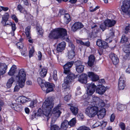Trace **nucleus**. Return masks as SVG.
Here are the masks:
<instances>
[{
    "mask_svg": "<svg viewBox=\"0 0 130 130\" xmlns=\"http://www.w3.org/2000/svg\"><path fill=\"white\" fill-rule=\"evenodd\" d=\"M53 105L54 103L52 99L49 98L46 99L42 105V112L41 111V109H39L37 113H34L31 115V119L36 118L37 116H41L43 112V115L47 117V120H48L51 116L50 112Z\"/></svg>",
    "mask_w": 130,
    "mask_h": 130,
    "instance_id": "obj_1",
    "label": "nucleus"
},
{
    "mask_svg": "<svg viewBox=\"0 0 130 130\" xmlns=\"http://www.w3.org/2000/svg\"><path fill=\"white\" fill-rule=\"evenodd\" d=\"M66 30L62 28H58L53 29L49 34L48 37L51 39H57L67 37Z\"/></svg>",
    "mask_w": 130,
    "mask_h": 130,
    "instance_id": "obj_2",
    "label": "nucleus"
},
{
    "mask_svg": "<svg viewBox=\"0 0 130 130\" xmlns=\"http://www.w3.org/2000/svg\"><path fill=\"white\" fill-rule=\"evenodd\" d=\"M76 77L74 74H69V75L64 78V82L62 84L63 88L66 90H70V84L73 81L74 79Z\"/></svg>",
    "mask_w": 130,
    "mask_h": 130,
    "instance_id": "obj_3",
    "label": "nucleus"
},
{
    "mask_svg": "<svg viewBox=\"0 0 130 130\" xmlns=\"http://www.w3.org/2000/svg\"><path fill=\"white\" fill-rule=\"evenodd\" d=\"M101 108L95 106V105H91L86 109V114L89 117H93L97 113L99 108Z\"/></svg>",
    "mask_w": 130,
    "mask_h": 130,
    "instance_id": "obj_4",
    "label": "nucleus"
},
{
    "mask_svg": "<svg viewBox=\"0 0 130 130\" xmlns=\"http://www.w3.org/2000/svg\"><path fill=\"white\" fill-rule=\"evenodd\" d=\"M26 77V74H17L15 75V79L21 88H22L25 85Z\"/></svg>",
    "mask_w": 130,
    "mask_h": 130,
    "instance_id": "obj_5",
    "label": "nucleus"
},
{
    "mask_svg": "<svg viewBox=\"0 0 130 130\" xmlns=\"http://www.w3.org/2000/svg\"><path fill=\"white\" fill-rule=\"evenodd\" d=\"M130 0H124L122 2V5L121 6V9L124 13L128 12V14L130 17Z\"/></svg>",
    "mask_w": 130,
    "mask_h": 130,
    "instance_id": "obj_6",
    "label": "nucleus"
},
{
    "mask_svg": "<svg viewBox=\"0 0 130 130\" xmlns=\"http://www.w3.org/2000/svg\"><path fill=\"white\" fill-rule=\"evenodd\" d=\"M92 100L93 102L92 105H95V106H97L100 107H104L105 105V103L103 101L100 99L98 97L93 96Z\"/></svg>",
    "mask_w": 130,
    "mask_h": 130,
    "instance_id": "obj_7",
    "label": "nucleus"
},
{
    "mask_svg": "<svg viewBox=\"0 0 130 130\" xmlns=\"http://www.w3.org/2000/svg\"><path fill=\"white\" fill-rule=\"evenodd\" d=\"M86 86L87 94L89 95H92L95 91L96 86L94 84H87Z\"/></svg>",
    "mask_w": 130,
    "mask_h": 130,
    "instance_id": "obj_8",
    "label": "nucleus"
},
{
    "mask_svg": "<svg viewBox=\"0 0 130 130\" xmlns=\"http://www.w3.org/2000/svg\"><path fill=\"white\" fill-rule=\"evenodd\" d=\"M125 78L123 74H122L120 78L118 84V87L119 90H123L125 86Z\"/></svg>",
    "mask_w": 130,
    "mask_h": 130,
    "instance_id": "obj_9",
    "label": "nucleus"
},
{
    "mask_svg": "<svg viewBox=\"0 0 130 130\" xmlns=\"http://www.w3.org/2000/svg\"><path fill=\"white\" fill-rule=\"evenodd\" d=\"M84 26L82 23L79 22H75L72 26L71 28V31L73 32H75L77 30L80 29Z\"/></svg>",
    "mask_w": 130,
    "mask_h": 130,
    "instance_id": "obj_10",
    "label": "nucleus"
},
{
    "mask_svg": "<svg viewBox=\"0 0 130 130\" xmlns=\"http://www.w3.org/2000/svg\"><path fill=\"white\" fill-rule=\"evenodd\" d=\"M74 63L73 61L68 62L64 66V73H71L70 69Z\"/></svg>",
    "mask_w": 130,
    "mask_h": 130,
    "instance_id": "obj_11",
    "label": "nucleus"
},
{
    "mask_svg": "<svg viewBox=\"0 0 130 130\" xmlns=\"http://www.w3.org/2000/svg\"><path fill=\"white\" fill-rule=\"evenodd\" d=\"M74 74L75 76H76V78L78 77L79 81L83 83H87V75L86 74H81L80 75L78 74Z\"/></svg>",
    "mask_w": 130,
    "mask_h": 130,
    "instance_id": "obj_12",
    "label": "nucleus"
},
{
    "mask_svg": "<svg viewBox=\"0 0 130 130\" xmlns=\"http://www.w3.org/2000/svg\"><path fill=\"white\" fill-rule=\"evenodd\" d=\"M60 106L58 105L55 107L53 110L52 113L54 114V116L57 118L59 117L61 113L60 110Z\"/></svg>",
    "mask_w": 130,
    "mask_h": 130,
    "instance_id": "obj_13",
    "label": "nucleus"
},
{
    "mask_svg": "<svg viewBox=\"0 0 130 130\" xmlns=\"http://www.w3.org/2000/svg\"><path fill=\"white\" fill-rule=\"evenodd\" d=\"M54 86V85L53 84L50 83L48 82L46 83L44 86L45 87L46 89L43 91H46V93H49L53 91Z\"/></svg>",
    "mask_w": 130,
    "mask_h": 130,
    "instance_id": "obj_14",
    "label": "nucleus"
},
{
    "mask_svg": "<svg viewBox=\"0 0 130 130\" xmlns=\"http://www.w3.org/2000/svg\"><path fill=\"white\" fill-rule=\"evenodd\" d=\"M66 43L64 41H62L59 43L57 45L56 48L57 51L58 52H61L65 49Z\"/></svg>",
    "mask_w": 130,
    "mask_h": 130,
    "instance_id": "obj_15",
    "label": "nucleus"
},
{
    "mask_svg": "<svg viewBox=\"0 0 130 130\" xmlns=\"http://www.w3.org/2000/svg\"><path fill=\"white\" fill-rule=\"evenodd\" d=\"M106 89V88L104 86L102 85H100L96 88V91L97 93L100 94L102 95L104 93Z\"/></svg>",
    "mask_w": 130,
    "mask_h": 130,
    "instance_id": "obj_16",
    "label": "nucleus"
},
{
    "mask_svg": "<svg viewBox=\"0 0 130 130\" xmlns=\"http://www.w3.org/2000/svg\"><path fill=\"white\" fill-rule=\"evenodd\" d=\"M109 56L113 64L115 65L117 64L119 62V59L117 56L114 53H111L109 54Z\"/></svg>",
    "mask_w": 130,
    "mask_h": 130,
    "instance_id": "obj_17",
    "label": "nucleus"
},
{
    "mask_svg": "<svg viewBox=\"0 0 130 130\" xmlns=\"http://www.w3.org/2000/svg\"><path fill=\"white\" fill-rule=\"evenodd\" d=\"M95 60L94 56L93 55H91L89 57L88 64L90 67L93 66L94 64Z\"/></svg>",
    "mask_w": 130,
    "mask_h": 130,
    "instance_id": "obj_18",
    "label": "nucleus"
},
{
    "mask_svg": "<svg viewBox=\"0 0 130 130\" xmlns=\"http://www.w3.org/2000/svg\"><path fill=\"white\" fill-rule=\"evenodd\" d=\"M7 68L8 66L6 64L0 62V73H6Z\"/></svg>",
    "mask_w": 130,
    "mask_h": 130,
    "instance_id": "obj_19",
    "label": "nucleus"
},
{
    "mask_svg": "<svg viewBox=\"0 0 130 130\" xmlns=\"http://www.w3.org/2000/svg\"><path fill=\"white\" fill-rule=\"evenodd\" d=\"M106 111L104 108L101 109L99 111H98L96 115H97L99 118L101 119H102L106 114Z\"/></svg>",
    "mask_w": 130,
    "mask_h": 130,
    "instance_id": "obj_20",
    "label": "nucleus"
},
{
    "mask_svg": "<svg viewBox=\"0 0 130 130\" xmlns=\"http://www.w3.org/2000/svg\"><path fill=\"white\" fill-rule=\"evenodd\" d=\"M88 77L93 82H96L99 79V76L96 74H88Z\"/></svg>",
    "mask_w": 130,
    "mask_h": 130,
    "instance_id": "obj_21",
    "label": "nucleus"
},
{
    "mask_svg": "<svg viewBox=\"0 0 130 130\" xmlns=\"http://www.w3.org/2000/svg\"><path fill=\"white\" fill-rule=\"evenodd\" d=\"M37 81L43 90H44L46 89L45 87H44L45 86V83L44 82V81L40 77L38 78Z\"/></svg>",
    "mask_w": 130,
    "mask_h": 130,
    "instance_id": "obj_22",
    "label": "nucleus"
},
{
    "mask_svg": "<svg viewBox=\"0 0 130 130\" xmlns=\"http://www.w3.org/2000/svg\"><path fill=\"white\" fill-rule=\"evenodd\" d=\"M18 102L21 103H25L26 101H30V99L24 96L19 97L18 99Z\"/></svg>",
    "mask_w": 130,
    "mask_h": 130,
    "instance_id": "obj_23",
    "label": "nucleus"
},
{
    "mask_svg": "<svg viewBox=\"0 0 130 130\" xmlns=\"http://www.w3.org/2000/svg\"><path fill=\"white\" fill-rule=\"evenodd\" d=\"M105 23L108 27H111L113 26L116 23V22L114 20H111L108 19L105 21Z\"/></svg>",
    "mask_w": 130,
    "mask_h": 130,
    "instance_id": "obj_24",
    "label": "nucleus"
},
{
    "mask_svg": "<svg viewBox=\"0 0 130 130\" xmlns=\"http://www.w3.org/2000/svg\"><path fill=\"white\" fill-rule=\"evenodd\" d=\"M70 109L71 111L74 115H76L78 113V108L76 107L71 106V105H70Z\"/></svg>",
    "mask_w": 130,
    "mask_h": 130,
    "instance_id": "obj_25",
    "label": "nucleus"
},
{
    "mask_svg": "<svg viewBox=\"0 0 130 130\" xmlns=\"http://www.w3.org/2000/svg\"><path fill=\"white\" fill-rule=\"evenodd\" d=\"M10 106L12 109L17 111H19L20 108L19 107V105L17 103H12Z\"/></svg>",
    "mask_w": 130,
    "mask_h": 130,
    "instance_id": "obj_26",
    "label": "nucleus"
},
{
    "mask_svg": "<svg viewBox=\"0 0 130 130\" xmlns=\"http://www.w3.org/2000/svg\"><path fill=\"white\" fill-rule=\"evenodd\" d=\"M31 27L30 26H28L25 29V33L26 36L27 37L28 39L31 38L30 29Z\"/></svg>",
    "mask_w": 130,
    "mask_h": 130,
    "instance_id": "obj_27",
    "label": "nucleus"
},
{
    "mask_svg": "<svg viewBox=\"0 0 130 130\" xmlns=\"http://www.w3.org/2000/svg\"><path fill=\"white\" fill-rule=\"evenodd\" d=\"M64 23L66 24H68L71 21L70 15L68 13L65 14L64 19Z\"/></svg>",
    "mask_w": 130,
    "mask_h": 130,
    "instance_id": "obj_28",
    "label": "nucleus"
},
{
    "mask_svg": "<svg viewBox=\"0 0 130 130\" xmlns=\"http://www.w3.org/2000/svg\"><path fill=\"white\" fill-rule=\"evenodd\" d=\"M68 122L67 120H66L61 123V127L62 129L66 130L68 127Z\"/></svg>",
    "mask_w": 130,
    "mask_h": 130,
    "instance_id": "obj_29",
    "label": "nucleus"
},
{
    "mask_svg": "<svg viewBox=\"0 0 130 130\" xmlns=\"http://www.w3.org/2000/svg\"><path fill=\"white\" fill-rule=\"evenodd\" d=\"M10 26H11L12 30L11 31V35L12 36H14V31L17 28L14 22H12Z\"/></svg>",
    "mask_w": 130,
    "mask_h": 130,
    "instance_id": "obj_30",
    "label": "nucleus"
},
{
    "mask_svg": "<svg viewBox=\"0 0 130 130\" xmlns=\"http://www.w3.org/2000/svg\"><path fill=\"white\" fill-rule=\"evenodd\" d=\"M91 28L95 33H98L100 31V29L98 28V26L95 24L91 26Z\"/></svg>",
    "mask_w": 130,
    "mask_h": 130,
    "instance_id": "obj_31",
    "label": "nucleus"
},
{
    "mask_svg": "<svg viewBox=\"0 0 130 130\" xmlns=\"http://www.w3.org/2000/svg\"><path fill=\"white\" fill-rule=\"evenodd\" d=\"M84 66H81L80 67H76V69L78 73H81L83 72L84 70Z\"/></svg>",
    "mask_w": 130,
    "mask_h": 130,
    "instance_id": "obj_32",
    "label": "nucleus"
},
{
    "mask_svg": "<svg viewBox=\"0 0 130 130\" xmlns=\"http://www.w3.org/2000/svg\"><path fill=\"white\" fill-rule=\"evenodd\" d=\"M9 18V14L8 13H5L2 17L1 22L8 20Z\"/></svg>",
    "mask_w": 130,
    "mask_h": 130,
    "instance_id": "obj_33",
    "label": "nucleus"
},
{
    "mask_svg": "<svg viewBox=\"0 0 130 130\" xmlns=\"http://www.w3.org/2000/svg\"><path fill=\"white\" fill-rule=\"evenodd\" d=\"M76 120L75 118L72 119L69 122V125L71 126H73L76 123Z\"/></svg>",
    "mask_w": 130,
    "mask_h": 130,
    "instance_id": "obj_34",
    "label": "nucleus"
},
{
    "mask_svg": "<svg viewBox=\"0 0 130 130\" xmlns=\"http://www.w3.org/2000/svg\"><path fill=\"white\" fill-rule=\"evenodd\" d=\"M75 53L74 51H70L68 55V58L71 59H73L75 56Z\"/></svg>",
    "mask_w": 130,
    "mask_h": 130,
    "instance_id": "obj_35",
    "label": "nucleus"
},
{
    "mask_svg": "<svg viewBox=\"0 0 130 130\" xmlns=\"http://www.w3.org/2000/svg\"><path fill=\"white\" fill-rule=\"evenodd\" d=\"M16 69L17 67L16 66L13 65L11 68L9 72L8 73H15Z\"/></svg>",
    "mask_w": 130,
    "mask_h": 130,
    "instance_id": "obj_36",
    "label": "nucleus"
},
{
    "mask_svg": "<svg viewBox=\"0 0 130 130\" xmlns=\"http://www.w3.org/2000/svg\"><path fill=\"white\" fill-rule=\"evenodd\" d=\"M36 29L38 32V35H40L41 36H42L43 32V30H42L41 28L38 26L36 27Z\"/></svg>",
    "mask_w": 130,
    "mask_h": 130,
    "instance_id": "obj_37",
    "label": "nucleus"
},
{
    "mask_svg": "<svg viewBox=\"0 0 130 130\" xmlns=\"http://www.w3.org/2000/svg\"><path fill=\"white\" fill-rule=\"evenodd\" d=\"M128 40V38L124 35H123L122 37L120 42L122 43H124L127 42Z\"/></svg>",
    "mask_w": 130,
    "mask_h": 130,
    "instance_id": "obj_38",
    "label": "nucleus"
},
{
    "mask_svg": "<svg viewBox=\"0 0 130 130\" xmlns=\"http://www.w3.org/2000/svg\"><path fill=\"white\" fill-rule=\"evenodd\" d=\"M124 52L126 53V54L124 57V58L126 59H130V51L128 50V53H126L125 52V49Z\"/></svg>",
    "mask_w": 130,
    "mask_h": 130,
    "instance_id": "obj_39",
    "label": "nucleus"
},
{
    "mask_svg": "<svg viewBox=\"0 0 130 130\" xmlns=\"http://www.w3.org/2000/svg\"><path fill=\"white\" fill-rule=\"evenodd\" d=\"M125 107H126L125 105L122 104H119L118 105L117 108L118 110L120 111H122L124 109Z\"/></svg>",
    "mask_w": 130,
    "mask_h": 130,
    "instance_id": "obj_40",
    "label": "nucleus"
},
{
    "mask_svg": "<svg viewBox=\"0 0 130 130\" xmlns=\"http://www.w3.org/2000/svg\"><path fill=\"white\" fill-rule=\"evenodd\" d=\"M59 127L56 125H51V130H59Z\"/></svg>",
    "mask_w": 130,
    "mask_h": 130,
    "instance_id": "obj_41",
    "label": "nucleus"
},
{
    "mask_svg": "<svg viewBox=\"0 0 130 130\" xmlns=\"http://www.w3.org/2000/svg\"><path fill=\"white\" fill-rule=\"evenodd\" d=\"M2 22V23L4 25V26H6L7 25L10 26L12 22H11L8 20L6 21Z\"/></svg>",
    "mask_w": 130,
    "mask_h": 130,
    "instance_id": "obj_42",
    "label": "nucleus"
},
{
    "mask_svg": "<svg viewBox=\"0 0 130 130\" xmlns=\"http://www.w3.org/2000/svg\"><path fill=\"white\" fill-rule=\"evenodd\" d=\"M75 65L76 68V67H78L83 66V62L80 60H78L76 61L75 62Z\"/></svg>",
    "mask_w": 130,
    "mask_h": 130,
    "instance_id": "obj_43",
    "label": "nucleus"
},
{
    "mask_svg": "<svg viewBox=\"0 0 130 130\" xmlns=\"http://www.w3.org/2000/svg\"><path fill=\"white\" fill-rule=\"evenodd\" d=\"M107 26L106 24L105 23V21L100 26V28L103 31H104L106 29Z\"/></svg>",
    "mask_w": 130,
    "mask_h": 130,
    "instance_id": "obj_44",
    "label": "nucleus"
},
{
    "mask_svg": "<svg viewBox=\"0 0 130 130\" xmlns=\"http://www.w3.org/2000/svg\"><path fill=\"white\" fill-rule=\"evenodd\" d=\"M101 47L104 48H106L108 47V43L104 41H103V43L102 44Z\"/></svg>",
    "mask_w": 130,
    "mask_h": 130,
    "instance_id": "obj_45",
    "label": "nucleus"
},
{
    "mask_svg": "<svg viewBox=\"0 0 130 130\" xmlns=\"http://www.w3.org/2000/svg\"><path fill=\"white\" fill-rule=\"evenodd\" d=\"M34 52V48L32 47L30 49L29 52V58H30L33 56Z\"/></svg>",
    "mask_w": 130,
    "mask_h": 130,
    "instance_id": "obj_46",
    "label": "nucleus"
},
{
    "mask_svg": "<svg viewBox=\"0 0 130 130\" xmlns=\"http://www.w3.org/2000/svg\"><path fill=\"white\" fill-rule=\"evenodd\" d=\"M71 95L70 93H69L67 95H66L64 98V100L67 102H68L71 98Z\"/></svg>",
    "mask_w": 130,
    "mask_h": 130,
    "instance_id": "obj_47",
    "label": "nucleus"
},
{
    "mask_svg": "<svg viewBox=\"0 0 130 130\" xmlns=\"http://www.w3.org/2000/svg\"><path fill=\"white\" fill-rule=\"evenodd\" d=\"M119 126L122 130H125V124L123 123L120 122L119 124Z\"/></svg>",
    "mask_w": 130,
    "mask_h": 130,
    "instance_id": "obj_48",
    "label": "nucleus"
},
{
    "mask_svg": "<svg viewBox=\"0 0 130 130\" xmlns=\"http://www.w3.org/2000/svg\"><path fill=\"white\" fill-rule=\"evenodd\" d=\"M103 41L101 39H98L96 42V45L99 46L101 47L103 43Z\"/></svg>",
    "mask_w": 130,
    "mask_h": 130,
    "instance_id": "obj_49",
    "label": "nucleus"
},
{
    "mask_svg": "<svg viewBox=\"0 0 130 130\" xmlns=\"http://www.w3.org/2000/svg\"><path fill=\"white\" fill-rule=\"evenodd\" d=\"M78 130H90L88 127L85 126H82L80 127Z\"/></svg>",
    "mask_w": 130,
    "mask_h": 130,
    "instance_id": "obj_50",
    "label": "nucleus"
},
{
    "mask_svg": "<svg viewBox=\"0 0 130 130\" xmlns=\"http://www.w3.org/2000/svg\"><path fill=\"white\" fill-rule=\"evenodd\" d=\"M23 9L22 6L20 4L18 5L17 8V10H19L21 13H22V10Z\"/></svg>",
    "mask_w": 130,
    "mask_h": 130,
    "instance_id": "obj_51",
    "label": "nucleus"
},
{
    "mask_svg": "<svg viewBox=\"0 0 130 130\" xmlns=\"http://www.w3.org/2000/svg\"><path fill=\"white\" fill-rule=\"evenodd\" d=\"M16 45L19 48H22L23 47V44L21 42H18L17 43Z\"/></svg>",
    "mask_w": 130,
    "mask_h": 130,
    "instance_id": "obj_52",
    "label": "nucleus"
},
{
    "mask_svg": "<svg viewBox=\"0 0 130 130\" xmlns=\"http://www.w3.org/2000/svg\"><path fill=\"white\" fill-rule=\"evenodd\" d=\"M69 46L71 48V51H74L75 46L72 43H70L69 45Z\"/></svg>",
    "mask_w": 130,
    "mask_h": 130,
    "instance_id": "obj_53",
    "label": "nucleus"
},
{
    "mask_svg": "<svg viewBox=\"0 0 130 130\" xmlns=\"http://www.w3.org/2000/svg\"><path fill=\"white\" fill-rule=\"evenodd\" d=\"M130 30L129 32H130V24L126 26L125 29V33L127 34V33Z\"/></svg>",
    "mask_w": 130,
    "mask_h": 130,
    "instance_id": "obj_54",
    "label": "nucleus"
},
{
    "mask_svg": "<svg viewBox=\"0 0 130 130\" xmlns=\"http://www.w3.org/2000/svg\"><path fill=\"white\" fill-rule=\"evenodd\" d=\"M11 18L13 19L14 20L16 23H17L18 22V19L15 15L14 14L12 15L11 16Z\"/></svg>",
    "mask_w": 130,
    "mask_h": 130,
    "instance_id": "obj_55",
    "label": "nucleus"
},
{
    "mask_svg": "<svg viewBox=\"0 0 130 130\" xmlns=\"http://www.w3.org/2000/svg\"><path fill=\"white\" fill-rule=\"evenodd\" d=\"M20 88L21 87H20L19 85H16L14 87V92L18 91L19 90Z\"/></svg>",
    "mask_w": 130,
    "mask_h": 130,
    "instance_id": "obj_56",
    "label": "nucleus"
},
{
    "mask_svg": "<svg viewBox=\"0 0 130 130\" xmlns=\"http://www.w3.org/2000/svg\"><path fill=\"white\" fill-rule=\"evenodd\" d=\"M76 41L77 43L78 44H79L80 45H83L84 44V42L82 41L79 40L77 39L76 40Z\"/></svg>",
    "mask_w": 130,
    "mask_h": 130,
    "instance_id": "obj_57",
    "label": "nucleus"
},
{
    "mask_svg": "<svg viewBox=\"0 0 130 130\" xmlns=\"http://www.w3.org/2000/svg\"><path fill=\"white\" fill-rule=\"evenodd\" d=\"M102 48H100L98 50V53L100 55H102L103 53V50Z\"/></svg>",
    "mask_w": 130,
    "mask_h": 130,
    "instance_id": "obj_58",
    "label": "nucleus"
},
{
    "mask_svg": "<svg viewBox=\"0 0 130 130\" xmlns=\"http://www.w3.org/2000/svg\"><path fill=\"white\" fill-rule=\"evenodd\" d=\"M99 8V7L98 6H96L95 8L93 9H92L91 7L90 8V11L91 12H93L95 11H96V10L98 9Z\"/></svg>",
    "mask_w": 130,
    "mask_h": 130,
    "instance_id": "obj_59",
    "label": "nucleus"
},
{
    "mask_svg": "<svg viewBox=\"0 0 130 130\" xmlns=\"http://www.w3.org/2000/svg\"><path fill=\"white\" fill-rule=\"evenodd\" d=\"M115 117L114 115L112 114L110 117V120L111 122H113L114 120Z\"/></svg>",
    "mask_w": 130,
    "mask_h": 130,
    "instance_id": "obj_60",
    "label": "nucleus"
},
{
    "mask_svg": "<svg viewBox=\"0 0 130 130\" xmlns=\"http://www.w3.org/2000/svg\"><path fill=\"white\" fill-rule=\"evenodd\" d=\"M14 81V79L13 78V77H12L9 79L7 82L12 84Z\"/></svg>",
    "mask_w": 130,
    "mask_h": 130,
    "instance_id": "obj_61",
    "label": "nucleus"
},
{
    "mask_svg": "<svg viewBox=\"0 0 130 130\" xmlns=\"http://www.w3.org/2000/svg\"><path fill=\"white\" fill-rule=\"evenodd\" d=\"M47 69L46 68H44L42 69L41 71V73H47Z\"/></svg>",
    "mask_w": 130,
    "mask_h": 130,
    "instance_id": "obj_62",
    "label": "nucleus"
},
{
    "mask_svg": "<svg viewBox=\"0 0 130 130\" xmlns=\"http://www.w3.org/2000/svg\"><path fill=\"white\" fill-rule=\"evenodd\" d=\"M53 78L54 80L55 81H56L57 80L58 78L57 76V74H54L53 75Z\"/></svg>",
    "mask_w": 130,
    "mask_h": 130,
    "instance_id": "obj_63",
    "label": "nucleus"
},
{
    "mask_svg": "<svg viewBox=\"0 0 130 130\" xmlns=\"http://www.w3.org/2000/svg\"><path fill=\"white\" fill-rule=\"evenodd\" d=\"M36 104L35 102L34 101H31L30 104V106L31 108H33L34 107V105Z\"/></svg>",
    "mask_w": 130,
    "mask_h": 130,
    "instance_id": "obj_64",
    "label": "nucleus"
}]
</instances>
